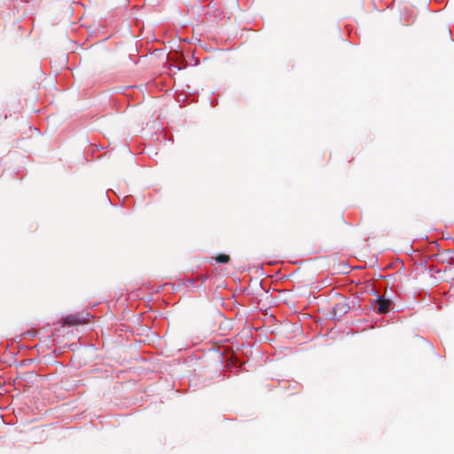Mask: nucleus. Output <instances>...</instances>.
<instances>
[{
	"label": "nucleus",
	"instance_id": "obj_1",
	"mask_svg": "<svg viewBox=\"0 0 454 454\" xmlns=\"http://www.w3.org/2000/svg\"><path fill=\"white\" fill-rule=\"evenodd\" d=\"M376 304H377V311L381 314H385L388 311L389 306H390V301L385 300L381 298L380 296H378L376 299Z\"/></svg>",
	"mask_w": 454,
	"mask_h": 454
},
{
	"label": "nucleus",
	"instance_id": "obj_2",
	"mask_svg": "<svg viewBox=\"0 0 454 454\" xmlns=\"http://www.w3.org/2000/svg\"><path fill=\"white\" fill-rule=\"evenodd\" d=\"M83 322H85V319L81 318L79 315H69L67 316L64 319L65 325H76Z\"/></svg>",
	"mask_w": 454,
	"mask_h": 454
},
{
	"label": "nucleus",
	"instance_id": "obj_3",
	"mask_svg": "<svg viewBox=\"0 0 454 454\" xmlns=\"http://www.w3.org/2000/svg\"><path fill=\"white\" fill-rule=\"evenodd\" d=\"M215 261L219 263H227L230 262V256L228 254H221L215 257Z\"/></svg>",
	"mask_w": 454,
	"mask_h": 454
},
{
	"label": "nucleus",
	"instance_id": "obj_4",
	"mask_svg": "<svg viewBox=\"0 0 454 454\" xmlns=\"http://www.w3.org/2000/svg\"><path fill=\"white\" fill-rule=\"evenodd\" d=\"M346 308V304L345 303H342V302H339V303H336L333 307V309L335 310V312L337 310H342Z\"/></svg>",
	"mask_w": 454,
	"mask_h": 454
},
{
	"label": "nucleus",
	"instance_id": "obj_5",
	"mask_svg": "<svg viewBox=\"0 0 454 454\" xmlns=\"http://www.w3.org/2000/svg\"><path fill=\"white\" fill-rule=\"evenodd\" d=\"M147 307H148V305H144V310H143V313H145V308H147Z\"/></svg>",
	"mask_w": 454,
	"mask_h": 454
}]
</instances>
